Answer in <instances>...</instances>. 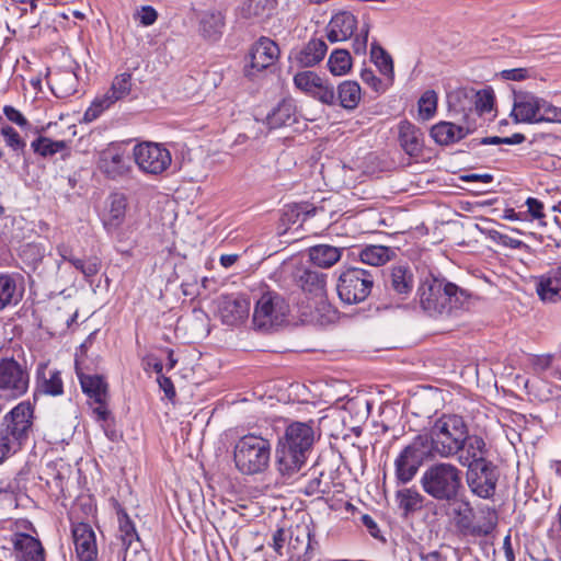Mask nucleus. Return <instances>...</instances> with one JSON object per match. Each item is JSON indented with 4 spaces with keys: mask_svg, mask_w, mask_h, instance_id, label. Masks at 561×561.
<instances>
[{
    "mask_svg": "<svg viewBox=\"0 0 561 561\" xmlns=\"http://www.w3.org/2000/svg\"><path fill=\"white\" fill-rule=\"evenodd\" d=\"M433 455L435 454L430 447L427 435H416L411 443L400 451L394 460L397 481L402 484L412 481L424 461Z\"/></svg>",
    "mask_w": 561,
    "mask_h": 561,
    "instance_id": "1a4fd4ad",
    "label": "nucleus"
},
{
    "mask_svg": "<svg viewBox=\"0 0 561 561\" xmlns=\"http://www.w3.org/2000/svg\"><path fill=\"white\" fill-rule=\"evenodd\" d=\"M469 427L462 416L443 414L431 426L427 435L430 447L440 458H453Z\"/></svg>",
    "mask_w": 561,
    "mask_h": 561,
    "instance_id": "423d86ee",
    "label": "nucleus"
},
{
    "mask_svg": "<svg viewBox=\"0 0 561 561\" xmlns=\"http://www.w3.org/2000/svg\"><path fill=\"white\" fill-rule=\"evenodd\" d=\"M199 35L209 42H217L224 32L225 15L216 9H207L197 13Z\"/></svg>",
    "mask_w": 561,
    "mask_h": 561,
    "instance_id": "b1692460",
    "label": "nucleus"
},
{
    "mask_svg": "<svg viewBox=\"0 0 561 561\" xmlns=\"http://www.w3.org/2000/svg\"><path fill=\"white\" fill-rule=\"evenodd\" d=\"M310 261L322 268L333 266L341 259V249L329 244H319L309 249Z\"/></svg>",
    "mask_w": 561,
    "mask_h": 561,
    "instance_id": "c9c22d12",
    "label": "nucleus"
},
{
    "mask_svg": "<svg viewBox=\"0 0 561 561\" xmlns=\"http://www.w3.org/2000/svg\"><path fill=\"white\" fill-rule=\"evenodd\" d=\"M294 280L304 291L314 296L322 295L325 287V274L308 267H297Z\"/></svg>",
    "mask_w": 561,
    "mask_h": 561,
    "instance_id": "c756f323",
    "label": "nucleus"
},
{
    "mask_svg": "<svg viewBox=\"0 0 561 561\" xmlns=\"http://www.w3.org/2000/svg\"><path fill=\"white\" fill-rule=\"evenodd\" d=\"M0 134L4 138L5 145L12 150L20 151L25 148V141L12 126L7 125L2 127Z\"/></svg>",
    "mask_w": 561,
    "mask_h": 561,
    "instance_id": "603ef678",
    "label": "nucleus"
},
{
    "mask_svg": "<svg viewBox=\"0 0 561 561\" xmlns=\"http://www.w3.org/2000/svg\"><path fill=\"white\" fill-rule=\"evenodd\" d=\"M370 57L379 69L380 73L385 76L388 84H392L394 79V69L391 56L377 43H373L370 48Z\"/></svg>",
    "mask_w": 561,
    "mask_h": 561,
    "instance_id": "a19ab883",
    "label": "nucleus"
},
{
    "mask_svg": "<svg viewBox=\"0 0 561 561\" xmlns=\"http://www.w3.org/2000/svg\"><path fill=\"white\" fill-rule=\"evenodd\" d=\"M422 490L438 502L455 501L465 492L461 470L451 462H435L423 472Z\"/></svg>",
    "mask_w": 561,
    "mask_h": 561,
    "instance_id": "20e7f679",
    "label": "nucleus"
},
{
    "mask_svg": "<svg viewBox=\"0 0 561 561\" xmlns=\"http://www.w3.org/2000/svg\"><path fill=\"white\" fill-rule=\"evenodd\" d=\"M12 547L18 561H46V551L36 536L20 535Z\"/></svg>",
    "mask_w": 561,
    "mask_h": 561,
    "instance_id": "a878e982",
    "label": "nucleus"
},
{
    "mask_svg": "<svg viewBox=\"0 0 561 561\" xmlns=\"http://www.w3.org/2000/svg\"><path fill=\"white\" fill-rule=\"evenodd\" d=\"M494 92L491 89H483L474 95V107L480 114L491 112L494 105Z\"/></svg>",
    "mask_w": 561,
    "mask_h": 561,
    "instance_id": "8fccbe9b",
    "label": "nucleus"
},
{
    "mask_svg": "<svg viewBox=\"0 0 561 561\" xmlns=\"http://www.w3.org/2000/svg\"><path fill=\"white\" fill-rule=\"evenodd\" d=\"M289 313V305L277 291L265 290L256 299L252 323L255 330L270 332L280 327Z\"/></svg>",
    "mask_w": 561,
    "mask_h": 561,
    "instance_id": "6e6552de",
    "label": "nucleus"
},
{
    "mask_svg": "<svg viewBox=\"0 0 561 561\" xmlns=\"http://www.w3.org/2000/svg\"><path fill=\"white\" fill-rule=\"evenodd\" d=\"M24 290V277L21 274L0 273V311L18 306Z\"/></svg>",
    "mask_w": 561,
    "mask_h": 561,
    "instance_id": "412c9836",
    "label": "nucleus"
},
{
    "mask_svg": "<svg viewBox=\"0 0 561 561\" xmlns=\"http://www.w3.org/2000/svg\"><path fill=\"white\" fill-rule=\"evenodd\" d=\"M374 286V276L369 271L359 267H350L343 271L336 284L340 299L354 305L364 301Z\"/></svg>",
    "mask_w": 561,
    "mask_h": 561,
    "instance_id": "9b49d317",
    "label": "nucleus"
},
{
    "mask_svg": "<svg viewBox=\"0 0 561 561\" xmlns=\"http://www.w3.org/2000/svg\"><path fill=\"white\" fill-rule=\"evenodd\" d=\"M500 75L503 79L512 81H523L530 77L527 68L505 69Z\"/></svg>",
    "mask_w": 561,
    "mask_h": 561,
    "instance_id": "052dcab7",
    "label": "nucleus"
},
{
    "mask_svg": "<svg viewBox=\"0 0 561 561\" xmlns=\"http://www.w3.org/2000/svg\"><path fill=\"white\" fill-rule=\"evenodd\" d=\"M489 449L484 438L477 434L466 433V438L459 444L458 453L454 455L461 467L471 468L480 462L489 461L486 459Z\"/></svg>",
    "mask_w": 561,
    "mask_h": 561,
    "instance_id": "f3484780",
    "label": "nucleus"
},
{
    "mask_svg": "<svg viewBox=\"0 0 561 561\" xmlns=\"http://www.w3.org/2000/svg\"><path fill=\"white\" fill-rule=\"evenodd\" d=\"M272 0H244L239 7V15L242 19L263 16L271 8Z\"/></svg>",
    "mask_w": 561,
    "mask_h": 561,
    "instance_id": "c03bdc74",
    "label": "nucleus"
},
{
    "mask_svg": "<svg viewBox=\"0 0 561 561\" xmlns=\"http://www.w3.org/2000/svg\"><path fill=\"white\" fill-rule=\"evenodd\" d=\"M337 98L340 105L345 110L356 108L362 99L359 84L356 81H343L337 87Z\"/></svg>",
    "mask_w": 561,
    "mask_h": 561,
    "instance_id": "ea45409f",
    "label": "nucleus"
},
{
    "mask_svg": "<svg viewBox=\"0 0 561 561\" xmlns=\"http://www.w3.org/2000/svg\"><path fill=\"white\" fill-rule=\"evenodd\" d=\"M133 77L128 72H123L114 77L111 88L101 98L96 99L87 110L84 117L88 121L95 119L104 110L108 108L115 102L125 99L131 92Z\"/></svg>",
    "mask_w": 561,
    "mask_h": 561,
    "instance_id": "dca6fc26",
    "label": "nucleus"
},
{
    "mask_svg": "<svg viewBox=\"0 0 561 561\" xmlns=\"http://www.w3.org/2000/svg\"><path fill=\"white\" fill-rule=\"evenodd\" d=\"M56 251L61 256L62 261L71 263L72 266L80 271L87 278L93 277L100 272L101 261L96 256L87 260L77 259L72 254V249L66 243L58 244Z\"/></svg>",
    "mask_w": 561,
    "mask_h": 561,
    "instance_id": "7c9ffc66",
    "label": "nucleus"
},
{
    "mask_svg": "<svg viewBox=\"0 0 561 561\" xmlns=\"http://www.w3.org/2000/svg\"><path fill=\"white\" fill-rule=\"evenodd\" d=\"M321 78L313 71L305 70L294 77V84L300 91L311 95Z\"/></svg>",
    "mask_w": 561,
    "mask_h": 561,
    "instance_id": "de8ad7c7",
    "label": "nucleus"
},
{
    "mask_svg": "<svg viewBox=\"0 0 561 561\" xmlns=\"http://www.w3.org/2000/svg\"><path fill=\"white\" fill-rule=\"evenodd\" d=\"M368 26L365 27V30L362 31V35L355 37L353 42V50L356 55H363L366 53L367 48V41H368Z\"/></svg>",
    "mask_w": 561,
    "mask_h": 561,
    "instance_id": "0e129e2a",
    "label": "nucleus"
},
{
    "mask_svg": "<svg viewBox=\"0 0 561 561\" xmlns=\"http://www.w3.org/2000/svg\"><path fill=\"white\" fill-rule=\"evenodd\" d=\"M314 422H293L282 437L276 448V463L284 476H291L305 465L316 440Z\"/></svg>",
    "mask_w": 561,
    "mask_h": 561,
    "instance_id": "f03ea898",
    "label": "nucleus"
},
{
    "mask_svg": "<svg viewBox=\"0 0 561 561\" xmlns=\"http://www.w3.org/2000/svg\"><path fill=\"white\" fill-rule=\"evenodd\" d=\"M438 96L434 90H426L419 100V114L423 119H430L437 110Z\"/></svg>",
    "mask_w": 561,
    "mask_h": 561,
    "instance_id": "09e8293b",
    "label": "nucleus"
},
{
    "mask_svg": "<svg viewBox=\"0 0 561 561\" xmlns=\"http://www.w3.org/2000/svg\"><path fill=\"white\" fill-rule=\"evenodd\" d=\"M387 287L400 299H405L414 287L412 271L402 265L393 266L387 280Z\"/></svg>",
    "mask_w": 561,
    "mask_h": 561,
    "instance_id": "c85d7f7f",
    "label": "nucleus"
},
{
    "mask_svg": "<svg viewBox=\"0 0 561 561\" xmlns=\"http://www.w3.org/2000/svg\"><path fill=\"white\" fill-rule=\"evenodd\" d=\"M468 129L450 122H439L431 128V137L440 146H448L463 139Z\"/></svg>",
    "mask_w": 561,
    "mask_h": 561,
    "instance_id": "473e14b6",
    "label": "nucleus"
},
{
    "mask_svg": "<svg viewBox=\"0 0 561 561\" xmlns=\"http://www.w3.org/2000/svg\"><path fill=\"white\" fill-rule=\"evenodd\" d=\"M525 204L528 208V214L533 219L542 220L546 217V214L543 213V204L539 199L528 197Z\"/></svg>",
    "mask_w": 561,
    "mask_h": 561,
    "instance_id": "13d9d810",
    "label": "nucleus"
},
{
    "mask_svg": "<svg viewBox=\"0 0 561 561\" xmlns=\"http://www.w3.org/2000/svg\"><path fill=\"white\" fill-rule=\"evenodd\" d=\"M80 385L82 391L94 402H101L106 399L107 383L104 378L99 375H80Z\"/></svg>",
    "mask_w": 561,
    "mask_h": 561,
    "instance_id": "58836bf2",
    "label": "nucleus"
},
{
    "mask_svg": "<svg viewBox=\"0 0 561 561\" xmlns=\"http://www.w3.org/2000/svg\"><path fill=\"white\" fill-rule=\"evenodd\" d=\"M30 370L24 359L0 356V398L9 401L22 398L30 389Z\"/></svg>",
    "mask_w": 561,
    "mask_h": 561,
    "instance_id": "9d476101",
    "label": "nucleus"
},
{
    "mask_svg": "<svg viewBox=\"0 0 561 561\" xmlns=\"http://www.w3.org/2000/svg\"><path fill=\"white\" fill-rule=\"evenodd\" d=\"M296 122V106L293 100L280 101L267 115L266 124L270 128H280Z\"/></svg>",
    "mask_w": 561,
    "mask_h": 561,
    "instance_id": "f704fd0d",
    "label": "nucleus"
},
{
    "mask_svg": "<svg viewBox=\"0 0 561 561\" xmlns=\"http://www.w3.org/2000/svg\"><path fill=\"white\" fill-rule=\"evenodd\" d=\"M558 280L541 277L537 284V294L542 301L556 302L560 298Z\"/></svg>",
    "mask_w": 561,
    "mask_h": 561,
    "instance_id": "49530a36",
    "label": "nucleus"
},
{
    "mask_svg": "<svg viewBox=\"0 0 561 561\" xmlns=\"http://www.w3.org/2000/svg\"><path fill=\"white\" fill-rule=\"evenodd\" d=\"M553 356L547 355H535L531 358V366L535 373L541 374L547 371L552 365Z\"/></svg>",
    "mask_w": 561,
    "mask_h": 561,
    "instance_id": "4d7b16f0",
    "label": "nucleus"
},
{
    "mask_svg": "<svg viewBox=\"0 0 561 561\" xmlns=\"http://www.w3.org/2000/svg\"><path fill=\"white\" fill-rule=\"evenodd\" d=\"M511 117L515 123H561V107H557L530 92H514Z\"/></svg>",
    "mask_w": 561,
    "mask_h": 561,
    "instance_id": "0eeeda50",
    "label": "nucleus"
},
{
    "mask_svg": "<svg viewBox=\"0 0 561 561\" xmlns=\"http://www.w3.org/2000/svg\"><path fill=\"white\" fill-rule=\"evenodd\" d=\"M446 503L451 506L455 525L461 534L470 536H488L493 531L495 522L491 519L481 525L473 523V507L466 497L465 492L461 495H458L455 501H447Z\"/></svg>",
    "mask_w": 561,
    "mask_h": 561,
    "instance_id": "ddd939ff",
    "label": "nucleus"
},
{
    "mask_svg": "<svg viewBox=\"0 0 561 561\" xmlns=\"http://www.w3.org/2000/svg\"><path fill=\"white\" fill-rule=\"evenodd\" d=\"M286 541L285 530L279 528L273 535V548L274 550L282 556V549L284 548V543Z\"/></svg>",
    "mask_w": 561,
    "mask_h": 561,
    "instance_id": "338daca9",
    "label": "nucleus"
},
{
    "mask_svg": "<svg viewBox=\"0 0 561 561\" xmlns=\"http://www.w3.org/2000/svg\"><path fill=\"white\" fill-rule=\"evenodd\" d=\"M64 393L61 373L49 368L48 364L41 363L35 375L33 398L36 401L41 396L59 397Z\"/></svg>",
    "mask_w": 561,
    "mask_h": 561,
    "instance_id": "aec40b11",
    "label": "nucleus"
},
{
    "mask_svg": "<svg viewBox=\"0 0 561 561\" xmlns=\"http://www.w3.org/2000/svg\"><path fill=\"white\" fill-rule=\"evenodd\" d=\"M118 516V531L122 545L128 550L135 542H139V536L137 534L135 524L124 510L117 512Z\"/></svg>",
    "mask_w": 561,
    "mask_h": 561,
    "instance_id": "79ce46f5",
    "label": "nucleus"
},
{
    "mask_svg": "<svg viewBox=\"0 0 561 561\" xmlns=\"http://www.w3.org/2000/svg\"><path fill=\"white\" fill-rule=\"evenodd\" d=\"M328 67L332 75L344 76L352 68V57L346 49H334L328 60Z\"/></svg>",
    "mask_w": 561,
    "mask_h": 561,
    "instance_id": "37998d69",
    "label": "nucleus"
},
{
    "mask_svg": "<svg viewBox=\"0 0 561 561\" xmlns=\"http://www.w3.org/2000/svg\"><path fill=\"white\" fill-rule=\"evenodd\" d=\"M499 480L497 468L492 461H485L467 468L466 482L472 494L489 500L495 494Z\"/></svg>",
    "mask_w": 561,
    "mask_h": 561,
    "instance_id": "4468645a",
    "label": "nucleus"
},
{
    "mask_svg": "<svg viewBox=\"0 0 561 561\" xmlns=\"http://www.w3.org/2000/svg\"><path fill=\"white\" fill-rule=\"evenodd\" d=\"M127 205V198L124 194L114 193L110 195L107 209L102 219L107 232L116 231L123 225Z\"/></svg>",
    "mask_w": 561,
    "mask_h": 561,
    "instance_id": "cd10ccee",
    "label": "nucleus"
},
{
    "mask_svg": "<svg viewBox=\"0 0 561 561\" xmlns=\"http://www.w3.org/2000/svg\"><path fill=\"white\" fill-rule=\"evenodd\" d=\"M360 78L377 93H383L391 85L388 84V81L386 79L385 81H382L381 79L376 77L371 69H363L360 71Z\"/></svg>",
    "mask_w": 561,
    "mask_h": 561,
    "instance_id": "864d4df0",
    "label": "nucleus"
},
{
    "mask_svg": "<svg viewBox=\"0 0 561 561\" xmlns=\"http://www.w3.org/2000/svg\"><path fill=\"white\" fill-rule=\"evenodd\" d=\"M3 113L10 122L16 124L20 127H25L28 125V122L25 118V116L19 110L11 105H5L3 107Z\"/></svg>",
    "mask_w": 561,
    "mask_h": 561,
    "instance_id": "bf43d9fd",
    "label": "nucleus"
},
{
    "mask_svg": "<svg viewBox=\"0 0 561 561\" xmlns=\"http://www.w3.org/2000/svg\"><path fill=\"white\" fill-rule=\"evenodd\" d=\"M34 423V405L21 401L0 421V465L18 454L30 438Z\"/></svg>",
    "mask_w": 561,
    "mask_h": 561,
    "instance_id": "7ed1b4c3",
    "label": "nucleus"
},
{
    "mask_svg": "<svg viewBox=\"0 0 561 561\" xmlns=\"http://www.w3.org/2000/svg\"><path fill=\"white\" fill-rule=\"evenodd\" d=\"M357 27V19L351 12L342 11L334 14L328 26L327 37L331 43L348 39Z\"/></svg>",
    "mask_w": 561,
    "mask_h": 561,
    "instance_id": "393cba45",
    "label": "nucleus"
},
{
    "mask_svg": "<svg viewBox=\"0 0 561 561\" xmlns=\"http://www.w3.org/2000/svg\"><path fill=\"white\" fill-rule=\"evenodd\" d=\"M134 159L138 168L152 175L162 174L172 162L170 151L161 144L145 141L138 144L133 150Z\"/></svg>",
    "mask_w": 561,
    "mask_h": 561,
    "instance_id": "f8f14e48",
    "label": "nucleus"
},
{
    "mask_svg": "<svg viewBox=\"0 0 561 561\" xmlns=\"http://www.w3.org/2000/svg\"><path fill=\"white\" fill-rule=\"evenodd\" d=\"M158 12L151 5H141L134 13V19L138 21L142 26H150L158 20Z\"/></svg>",
    "mask_w": 561,
    "mask_h": 561,
    "instance_id": "6e6d98bb",
    "label": "nucleus"
},
{
    "mask_svg": "<svg viewBox=\"0 0 561 561\" xmlns=\"http://www.w3.org/2000/svg\"><path fill=\"white\" fill-rule=\"evenodd\" d=\"M10 530L12 531L10 542L13 543V540L19 538L20 535L23 536H34L37 535L36 528L34 525L25 518H20L14 522H10Z\"/></svg>",
    "mask_w": 561,
    "mask_h": 561,
    "instance_id": "3c124183",
    "label": "nucleus"
},
{
    "mask_svg": "<svg viewBox=\"0 0 561 561\" xmlns=\"http://www.w3.org/2000/svg\"><path fill=\"white\" fill-rule=\"evenodd\" d=\"M321 477H322V473L319 477H317V478H312L307 483V485H306V493L308 495L325 494L329 491V485L327 483L324 485H322Z\"/></svg>",
    "mask_w": 561,
    "mask_h": 561,
    "instance_id": "680f3d73",
    "label": "nucleus"
},
{
    "mask_svg": "<svg viewBox=\"0 0 561 561\" xmlns=\"http://www.w3.org/2000/svg\"><path fill=\"white\" fill-rule=\"evenodd\" d=\"M311 96L329 105H332L335 102L334 88L330 84L324 83L322 79L318 83L317 89H314Z\"/></svg>",
    "mask_w": 561,
    "mask_h": 561,
    "instance_id": "5fc2aeb1",
    "label": "nucleus"
},
{
    "mask_svg": "<svg viewBox=\"0 0 561 561\" xmlns=\"http://www.w3.org/2000/svg\"><path fill=\"white\" fill-rule=\"evenodd\" d=\"M398 140L403 151L417 157L423 149V134L419 127L409 121H401L398 124Z\"/></svg>",
    "mask_w": 561,
    "mask_h": 561,
    "instance_id": "bb28decb",
    "label": "nucleus"
},
{
    "mask_svg": "<svg viewBox=\"0 0 561 561\" xmlns=\"http://www.w3.org/2000/svg\"><path fill=\"white\" fill-rule=\"evenodd\" d=\"M72 537L76 552L80 561H93L98 554L95 534L87 523L72 526Z\"/></svg>",
    "mask_w": 561,
    "mask_h": 561,
    "instance_id": "4be33fe9",
    "label": "nucleus"
},
{
    "mask_svg": "<svg viewBox=\"0 0 561 561\" xmlns=\"http://www.w3.org/2000/svg\"><path fill=\"white\" fill-rule=\"evenodd\" d=\"M48 82L51 92L60 99L68 98L76 92L77 77L72 71L59 70L49 75Z\"/></svg>",
    "mask_w": 561,
    "mask_h": 561,
    "instance_id": "72a5a7b5",
    "label": "nucleus"
},
{
    "mask_svg": "<svg viewBox=\"0 0 561 561\" xmlns=\"http://www.w3.org/2000/svg\"><path fill=\"white\" fill-rule=\"evenodd\" d=\"M279 56L277 44L267 37H261L250 51V69L262 71L272 66Z\"/></svg>",
    "mask_w": 561,
    "mask_h": 561,
    "instance_id": "5701e85b",
    "label": "nucleus"
},
{
    "mask_svg": "<svg viewBox=\"0 0 561 561\" xmlns=\"http://www.w3.org/2000/svg\"><path fill=\"white\" fill-rule=\"evenodd\" d=\"M396 500L403 514L408 516L411 513L421 511L424 506L425 497L413 488H405L397 491Z\"/></svg>",
    "mask_w": 561,
    "mask_h": 561,
    "instance_id": "e433bc0d",
    "label": "nucleus"
},
{
    "mask_svg": "<svg viewBox=\"0 0 561 561\" xmlns=\"http://www.w3.org/2000/svg\"><path fill=\"white\" fill-rule=\"evenodd\" d=\"M157 381L159 383V388L164 392L165 398L173 401L176 392L172 380L169 377L160 375L158 376Z\"/></svg>",
    "mask_w": 561,
    "mask_h": 561,
    "instance_id": "e2e57ef3",
    "label": "nucleus"
},
{
    "mask_svg": "<svg viewBox=\"0 0 561 561\" xmlns=\"http://www.w3.org/2000/svg\"><path fill=\"white\" fill-rule=\"evenodd\" d=\"M98 168L108 179L115 180L129 172L130 161L119 147L110 146L100 152Z\"/></svg>",
    "mask_w": 561,
    "mask_h": 561,
    "instance_id": "a211bd4d",
    "label": "nucleus"
},
{
    "mask_svg": "<svg viewBox=\"0 0 561 561\" xmlns=\"http://www.w3.org/2000/svg\"><path fill=\"white\" fill-rule=\"evenodd\" d=\"M318 541L314 540L308 527L297 526L290 530L288 552L294 561H311L318 549Z\"/></svg>",
    "mask_w": 561,
    "mask_h": 561,
    "instance_id": "6ab92c4d",
    "label": "nucleus"
},
{
    "mask_svg": "<svg viewBox=\"0 0 561 561\" xmlns=\"http://www.w3.org/2000/svg\"><path fill=\"white\" fill-rule=\"evenodd\" d=\"M422 561H448V558L444 556L440 551L434 550L428 553L421 554Z\"/></svg>",
    "mask_w": 561,
    "mask_h": 561,
    "instance_id": "774afa93",
    "label": "nucleus"
},
{
    "mask_svg": "<svg viewBox=\"0 0 561 561\" xmlns=\"http://www.w3.org/2000/svg\"><path fill=\"white\" fill-rule=\"evenodd\" d=\"M271 442L257 434L249 433L241 436L233 446V462L242 474L263 473L270 466Z\"/></svg>",
    "mask_w": 561,
    "mask_h": 561,
    "instance_id": "39448f33",
    "label": "nucleus"
},
{
    "mask_svg": "<svg viewBox=\"0 0 561 561\" xmlns=\"http://www.w3.org/2000/svg\"><path fill=\"white\" fill-rule=\"evenodd\" d=\"M396 252L393 249L385 245H366L359 252V259L363 263L371 266H380L389 262Z\"/></svg>",
    "mask_w": 561,
    "mask_h": 561,
    "instance_id": "4c0bfd02",
    "label": "nucleus"
},
{
    "mask_svg": "<svg viewBox=\"0 0 561 561\" xmlns=\"http://www.w3.org/2000/svg\"><path fill=\"white\" fill-rule=\"evenodd\" d=\"M328 46L321 38H311L302 48L296 51L295 60L301 67H312L325 56Z\"/></svg>",
    "mask_w": 561,
    "mask_h": 561,
    "instance_id": "2f4dec72",
    "label": "nucleus"
},
{
    "mask_svg": "<svg viewBox=\"0 0 561 561\" xmlns=\"http://www.w3.org/2000/svg\"><path fill=\"white\" fill-rule=\"evenodd\" d=\"M421 308L431 317L453 318L469 310L473 295L446 278L426 277L417 288Z\"/></svg>",
    "mask_w": 561,
    "mask_h": 561,
    "instance_id": "f257e3e1",
    "label": "nucleus"
},
{
    "mask_svg": "<svg viewBox=\"0 0 561 561\" xmlns=\"http://www.w3.org/2000/svg\"><path fill=\"white\" fill-rule=\"evenodd\" d=\"M35 153L46 158L65 149L66 144L64 140H51L50 138L39 136L31 144Z\"/></svg>",
    "mask_w": 561,
    "mask_h": 561,
    "instance_id": "a18cd8bd",
    "label": "nucleus"
},
{
    "mask_svg": "<svg viewBox=\"0 0 561 561\" xmlns=\"http://www.w3.org/2000/svg\"><path fill=\"white\" fill-rule=\"evenodd\" d=\"M251 310V300L241 294L222 295L218 299V316L224 324L238 327L244 323Z\"/></svg>",
    "mask_w": 561,
    "mask_h": 561,
    "instance_id": "2eb2a0df",
    "label": "nucleus"
},
{
    "mask_svg": "<svg viewBox=\"0 0 561 561\" xmlns=\"http://www.w3.org/2000/svg\"><path fill=\"white\" fill-rule=\"evenodd\" d=\"M96 407L93 408V413L96 415L99 421L107 422L111 419V412L108 411L105 400L95 402Z\"/></svg>",
    "mask_w": 561,
    "mask_h": 561,
    "instance_id": "69168bd1",
    "label": "nucleus"
}]
</instances>
